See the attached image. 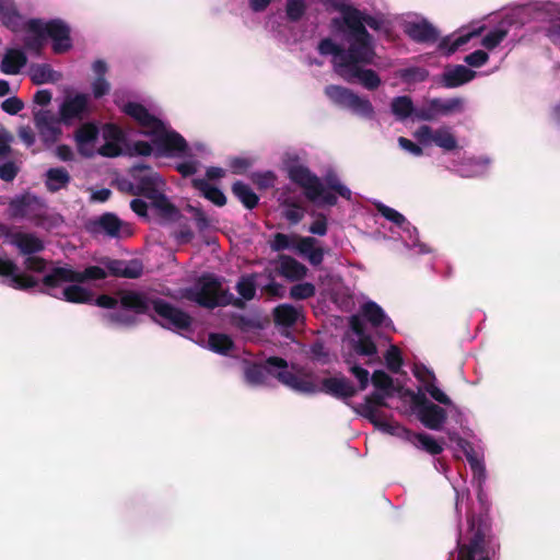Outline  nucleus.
Listing matches in <instances>:
<instances>
[{"instance_id": "obj_53", "label": "nucleus", "mask_w": 560, "mask_h": 560, "mask_svg": "<svg viewBox=\"0 0 560 560\" xmlns=\"http://www.w3.org/2000/svg\"><path fill=\"white\" fill-rule=\"evenodd\" d=\"M508 30L502 27H497L492 31H490L483 38H482V46L489 50L494 49L498 47L503 39L508 36Z\"/></svg>"}, {"instance_id": "obj_59", "label": "nucleus", "mask_w": 560, "mask_h": 560, "mask_svg": "<svg viewBox=\"0 0 560 560\" xmlns=\"http://www.w3.org/2000/svg\"><path fill=\"white\" fill-rule=\"evenodd\" d=\"M186 210L191 213L199 232H203L209 229L210 220L201 208L187 205Z\"/></svg>"}, {"instance_id": "obj_13", "label": "nucleus", "mask_w": 560, "mask_h": 560, "mask_svg": "<svg viewBox=\"0 0 560 560\" xmlns=\"http://www.w3.org/2000/svg\"><path fill=\"white\" fill-rule=\"evenodd\" d=\"M129 175L138 185L140 196L151 199L161 192L163 180L159 173L154 172L150 165L136 164L129 170Z\"/></svg>"}, {"instance_id": "obj_33", "label": "nucleus", "mask_w": 560, "mask_h": 560, "mask_svg": "<svg viewBox=\"0 0 560 560\" xmlns=\"http://www.w3.org/2000/svg\"><path fill=\"white\" fill-rule=\"evenodd\" d=\"M191 186L196 190L200 191V194L206 199H208L209 201H211L215 206L223 207V206L226 205V197L223 194V191L221 189H219L218 187L212 186L211 184H209L207 179H205V178H192L191 179Z\"/></svg>"}, {"instance_id": "obj_9", "label": "nucleus", "mask_w": 560, "mask_h": 560, "mask_svg": "<svg viewBox=\"0 0 560 560\" xmlns=\"http://www.w3.org/2000/svg\"><path fill=\"white\" fill-rule=\"evenodd\" d=\"M386 392H373L371 395L365 397L364 404L360 406V413L368 419L376 428L383 430L392 435H400V432L410 433L408 429L401 427L399 423H392L382 420L378 415V407H386Z\"/></svg>"}, {"instance_id": "obj_7", "label": "nucleus", "mask_w": 560, "mask_h": 560, "mask_svg": "<svg viewBox=\"0 0 560 560\" xmlns=\"http://www.w3.org/2000/svg\"><path fill=\"white\" fill-rule=\"evenodd\" d=\"M326 97L336 106L348 109L363 118H373L374 107L369 98L361 97L352 90L337 84H329L324 89Z\"/></svg>"}, {"instance_id": "obj_8", "label": "nucleus", "mask_w": 560, "mask_h": 560, "mask_svg": "<svg viewBox=\"0 0 560 560\" xmlns=\"http://www.w3.org/2000/svg\"><path fill=\"white\" fill-rule=\"evenodd\" d=\"M225 289L221 280L211 273L198 278L194 288L187 289L185 298L199 306L213 310L221 305Z\"/></svg>"}, {"instance_id": "obj_51", "label": "nucleus", "mask_w": 560, "mask_h": 560, "mask_svg": "<svg viewBox=\"0 0 560 560\" xmlns=\"http://www.w3.org/2000/svg\"><path fill=\"white\" fill-rule=\"evenodd\" d=\"M306 11L305 0H287L285 13L291 22L300 21Z\"/></svg>"}, {"instance_id": "obj_21", "label": "nucleus", "mask_w": 560, "mask_h": 560, "mask_svg": "<svg viewBox=\"0 0 560 560\" xmlns=\"http://www.w3.org/2000/svg\"><path fill=\"white\" fill-rule=\"evenodd\" d=\"M104 265L109 275L119 278L138 279L143 275V264L139 259H107Z\"/></svg>"}, {"instance_id": "obj_36", "label": "nucleus", "mask_w": 560, "mask_h": 560, "mask_svg": "<svg viewBox=\"0 0 560 560\" xmlns=\"http://www.w3.org/2000/svg\"><path fill=\"white\" fill-rule=\"evenodd\" d=\"M361 311L363 317L374 327H388L392 324L384 310L373 301L364 303Z\"/></svg>"}, {"instance_id": "obj_61", "label": "nucleus", "mask_w": 560, "mask_h": 560, "mask_svg": "<svg viewBox=\"0 0 560 560\" xmlns=\"http://www.w3.org/2000/svg\"><path fill=\"white\" fill-rule=\"evenodd\" d=\"M378 213L384 217L386 220L393 222L397 226L401 228L406 223V218L398 212L397 210L385 206L383 203L377 205Z\"/></svg>"}, {"instance_id": "obj_26", "label": "nucleus", "mask_w": 560, "mask_h": 560, "mask_svg": "<svg viewBox=\"0 0 560 560\" xmlns=\"http://www.w3.org/2000/svg\"><path fill=\"white\" fill-rule=\"evenodd\" d=\"M42 24V19H30L26 22V31L33 35H28L24 38V47L38 56L42 54L47 40Z\"/></svg>"}, {"instance_id": "obj_56", "label": "nucleus", "mask_w": 560, "mask_h": 560, "mask_svg": "<svg viewBox=\"0 0 560 560\" xmlns=\"http://www.w3.org/2000/svg\"><path fill=\"white\" fill-rule=\"evenodd\" d=\"M252 180L259 189H269L275 186L277 176L272 171L256 172L252 174Z\"/></svg>"}, {"instance_id": "obj_46", "label": "nucleus", "mask_w": 560, "mask_h": 560, "mask_svg": "<svg viewBox=\"0 0 560 560\" xmlns=\"http://www.w3.org/2000/svg\"><path fill=\"white\" fill-rule=\"evenodd\" d=\"M210 349L217 353L226 354L233 348L232 339L224 334H210Z\"/></svg>"}, {"instance_id": "obj_11", "label": "nucleus", "mask_w": 560, "mask_h": 560, "mask_svg": "<svg viewBox=\"0 0 560 560\" xmlns=\"http://www.w3.org/2000/svg\"><path fill=\"white\" fill-rule=\"evenodd\" d=\"M152 143L160 156H171L175 153H184L188 149L185 138L173 129H168L162 121V128L155 133H150Z\"/></svg>"}, {"instance_id": "obj_37", "label": "nucleus", "mask_w": 560, "mask_h": 560, "mask_svg": "<svg viewBox=\"0 0 560 560\" xmlns=\"http://www.w3.org/2000/svg\"><path fill=\"white\" fill-rule=\"evenodd\" d=\"M233 195L242 202V205L248 209L253 210L258 206L259 197L258 195L250 188L249 185L236 180L232 185Z\"/></svg>"}, {"instance_id": "obj_6", "label": "nucleus", "mask_w": 560, "mask_h": 560, "mask_svg": "<svg viewBox=\"0 0 560 560\" xmlns=\"http://www.w3.org/2000/svg\"><path fill=\"white\" fill-rule=\"evenodd\" d=\"M283 170L288 178L304 191L310 201H316L322 192V180L306 165L300 162L298 154H285Z\"/></svg>"}, {"instance_id": "obj_31", "label": "nucleus", "mask_w": 560, "mask_h": 560, "mask_svg": "<svg viewBox=\"0 0 560 560\" xmlns=\"http://www.w3.org/2000/svg\"><path fill=\"white\" fill-rule=\"evenodd\" d=\"M93 232H103L109 237H118L122 225L121 220L112 212H106L92 223Z\"/></svg>"}, {"instance_id": "obj_50", "label": "nucleus", "mask_w": 560, "mask_h": 560, "mask_svg": "<svg viewBox=\"0 0 560 560\" xmlns=\"http://www.w3.org/2000/svg\"><path fill=\"white\" fill-rule=\"evenodd\" d=\"M315 293L316 288L311 282L298 283L290 288V298L296 301L313 298Z\"/></svg>"}, {"instance_id": "obj_1", "label": "nucleus", "mask_w": 560, "mask_h": 560, "mask_svg": "<svg viewBox=\"0 0 560 560\" xmlns=\"http://www.w3.org/2000/svg\"><path fill=\"white\" fill-rule=\"evenodd\" d=\"M322 56H331V63L335 72L348 83H360L369 91L380 88L382 80L378 73L365 66L374 63L375 50L357 49L353 46L345 48L335 43L331 38H323L317 46Z\"/></svg>"}, {"instance_id": "obj_39", "label": "nucleus", "mask_w": 560, "mask_h": 560, "mask_svg": "<svg viewBox=\"0 0 560 560\" xmlns=\"http://www.w3.org/2000/svg\"><path fill=\"white\" fill-rule=\"evenodd\" d=\"M65 301L77 304H92L93 293L78 283L68 285L61 292Z\"/></svg>"}, {"instance_id": "obj_48", "label": "nucleus", "mask_w": 560, "mask_h": 560, "mask_svg": "<svg viewBox=\"0 0 560 560\" xmlns=\"http://www.w3.org/2000/svg\"><path fill=\"white\" fill-rule=\"evenodd\" d=\"M235 289L245 301L253 300L256 294V283L254 280V276L241 277L236 283Z\"/></svg>"}, {"instance_id": "obj_28", "label": "nucleus", "mask_w": 560, "mask_h": 560, "mask_svg": "<svg viewBox=\"0 0 560 560\" xmlns=\"http://www.w3.org/2000/svg\"><path fill=\"white\" fill-rule=\"evenodd\" d=\"M26 62L27 57L23 50L9 48L0 62V71L4 74L14 75L20 73Z\"/></svg>"}, {"instance_id": "obj_47", "label": "nucleus", "mask_w": 560, "mask_h": 560, "mask_svg": "<svg viewBox=\"0 0 560 560\" xmlns=\"http://www.w3.org/2000/svg\"><path fill=\"white\" fill-rule=\"evenodd\" d=\"M438 147L453 151L457 148V140L454 135L445 127L435 130L434 141Z\"/></svg>"}, {"instance_id": "obj_44", "label": "nucleus", "mask_w": 560, "mask_h": 560, "mask_svg": "<svg viewBox=\"0 0 560 560\" xmlns=\"http://www.w3.org/2000/svg\"><path fill=\"white\" fill-rule=\"evenodd\" d=\"M322 3L326 7H330L334 10L341 13V18H334L331 20V25L340 33H342L346 27L345 19L347 16V8H354L351 4L342 3V0H320Z\"/></svg>"}, {"instance_id": "obj_49", "label": "nucleus", "mask_w": 560, "mask_h": 560, "mask_svg": "<svg viewBox=\"0 0 560 560\" xmlns=\"http://www.w3.org/2000/svg\"><path fill=\"white\" fill-rule=\"evenodd\" d=\"M33 121L38 130H42L46 126L54 125V122H61L60 117L57 118L56 115L49 109H38L33 112Z\"/></svg>"}, {"instance_id": "obj_15", "label": "nucleus", "mask_w": 560, "mask_h": 560, "mask_svg": "<svg viewBox=\"0 0 560 560\" xmlns=\"http://www.w3.org/2000/svg\"><path fill=\"white\" fill-rule=\"evenodd\" d=\"M90 113V97L84 93L66 95L59 107L60 121L67 126L83 120Z\"/></svg>"}, {"instance_id": "obj_42", "label": "nucleus", "mask_w": 560, "mask_h": 560, "mask_svg": "<svg viewBox=\"0 0 560 560\" xmlns=\"http://www.w3.org/2000/svg\"><path fill=\"white\" fill-rule=\"evenodd\" d=\"M392 113L397 117L398 120H405L411 115L415 116V108L410 96H397L394 97L390 103Z\"/></svg>"}, {"instance_id": "obj_20", "label": "nucleus", "mask_w": 560, "mask_h": 560, "mask_svg": "<svg viewBox=\"0 0 560 560\" xmlns=\"http://www.w3.org/2000/svg\"><path fill=\"white\" fill-rule=\"evenodd\" d=\"M413 374L418 381H420L425 392L439 404L445 406H452L451 398L436 386V377L433 371L428 369L425 365L416 366Z\"/></svg>"}, {"instance_id": "obj_38", "label": "nucleus", "mask_w": 560, "mask_h": 560, "mask_svg": "<svg viewBox=\"0 0 560 560\" xmlns=\"http://www.w3.org/2000/svg\"><path fill=\"white\" fill-rule=\"evenodd\" d=\"M409 432V434L407 432H400V434H405V436L411 442L416 440L419 443L418 447L425 451L430 455H439L443 452L442 444L433 436L427 433H413L410 430Z\"/></svg>"}, {"instance_id": "obj_43", "label": "nucleus", "mask_w": 560, "mask_h": 560, "mask_svg": "<svg viewBox=\"0 0 560 560\" xmlns=\"http://www.w3.org/2000/svg\"><path fill=\"white\" fill-rule=\"evenodd\" d=\"M482 27L478 31L460 35L457 38H455L453 42L450 40V37H444L439 44V48L442 50H446V55L454 54L458 48L466 45L471 37L478 35L481 32Z\"/></svg>"}, {"instance_id": "obj_54", "label": "nucleus", "mask_w": 560, "mask_h": 560, "mask_svg": "<svg viewBox=\"0 0 560 560\" xmlns=\"http://www.w3.org/2000/svg\"><path fill=\"white\" fill-rule=\"evenodd\" d=\"M295 241L296 238H294V236H290L284 233H276L272 241H270L269 246L272 252H282L294 248Z\"/></svg>"}, {"instance_id": "obj_30", "label": "nucleus", "mask_w": 560, "mask_h": 560, "mask_svg": "<svg viewBox=\"0 0 560 560\" xmlns=\"http://www.w3.org/2000/svg\"><path fill=\"white\" fill-rule=\"evenodd\" d=\"M30 78L33 84L57 83L62 74L52 69L49 63H33L30 67Z\"/></svg>"}, {"instance_id": "obj_29", "label": "nucleus", "mask_w": 560, "mask_h": 560, "mask_svg": "<svg viewBox=\"0 0 560 560\" xmlns=\"http://www.w3.org/2000/svg\"><path fill=\"white\" fill-rule=\"evenodd\" d=\"M279 262L278 272L288 280L299 281L307 273V268L291 256L280 255Z\"/></svg>"}, {"instance_id": "obj_27", "label": "nucleus", "mask_w": 560, "mask_h": 560, "mask_svg": "<svg viewBox=\"0 0 560 560\" xmlns=\"http://www.w3.org/2000/svg\"><path fill=\"white\" fill-rule=\"evenodd\" d=\"M419 421L430 430H440L446 422L447 412L444 408L434 402L428 404L418 412Z\"/></svg>"}, {"instance_id": "obj_23", "label": "nucleus", "mask_w": 560, "mask_h": 560, "mask_svg": "<svg viewBox=\"0 0 560 560\" xmlns=\"http://www.w3.org/2000/svg\"><path fill=\"white\" fill-rule=\"evenodd\" d=\"M11 244L14 245L21 255L26 257L42 253L45 243L34 233L16 232L11 236Z\"/></svg>"}, {"instance_id": "obj_41", "label": "nucleus", "mask_w": 560, "mask_h": 560, "mask_svg": "<svg viewBox=\"0 0 560 560\" xmlns=\"http://www.w3.org/2000/svg\"><path fill=\"white\" fill-rule=\"evenodd\" d=\"M152 206L158 210L159 214L167 220H176L179 217V210L173 205L167 197L161 191L150 199Z\"/></svg>"}, {"instance_id": "obj_60", "label": "nucleus", "mask_w": 560, "mask_h": 560, "mask_svg": "<svg viewBox=\"0 0 560 560\" xmlns=\"http://www.w3.org/2000/svg\"><path fill=\"white\" fill-rule=\"evenodd\" d=\"M354 349L358 354L368 357L374 355L377 352L376 345L369 335L359 337Z\"/></svg>"}, {"instance_id": "obj_58", "label": "nucleus", "mask_w": 560, "mask_h": 560, "mask_svg": "<svg viewBox=\"0 0 560 560\" xmlns=\"http://www.w3.org/2000/svg\"><path fill=\"white\" fill-rule=\"evenodd\" d=\"M232 324L242 331H252L261 327L257 318L241 314L232 316Z\"/></svg>"}, {"instance_id": "obj_19", "label": "nucleus", "mask_w": 560, "mask_h": 560, "mask_svg": "<svg viewBox=\"0 0 560 560\" xmlns=\"http://www.w3.org/2000/svg\"><path fill=\"white\" fill-rule=\"evenodd\" d=\"M275 377L283 385L301 394L312 395L320 392V386L314 382L312 374L299 376L284 368L278 371Z\"/></svg>"}, {"instance_id": "obj_12", "label": "nucleus", "mask_w": 560, "mask_h": 560, "mask_svg": "<svg viewBox=\"0 0 560 560\" xmlns=\"http://www.w3.org/2000/svg\"><path fill=\"white\" fill-rule=\"evenodd\" d=\"M10 209L14 218L27 219L37 226L42 225L46 218L44 202L38 197L30 194L11 200Z\"/></svg>"}, {"instance_id": "obj_62", "label": "nucleus", "mask_w": 560, "mask_h": 560, "mask_svg": "<svg viewBox=\"0 0 560 560\" xmlns=\"http://www.w3.org/2000/svg\"><path fill=\"white\" fill-rule=\"evenodd\" d=\"M59 124L60 122H54V125L46 126L42 130H38V133L45 143H55L59 139L62 133Z\"/></svg>"}, {"instance_id": "obj_16", "label": "nucleus", "mask_w": 560, "mask_h": 560, "mask_svg": "<svg viewBox=\"0 0 560 560\" xmlns=\"http://www.w3.org/2000/svg\"><path fill=\"white\" fill-rule=\"evenodd\" d=\"M288 368V362L280 357H269L264 364L252 363L244 371L245 380L250 385H264L269 375L275 377L278 371Z\"/></svg>"}, {"instance_id": "obj_3", "label": "nucleus", "mask_w": 560, "mask_h": 560, "mask_svg": "<svg viewBox=\"0 0 560 560\" xmlns=\"http://www.w3.org/2000/svg\"><path fill=\"white\" fill-rule=\"evenodd\" d=\"M467 530L457 540V560H492L500 552V542L488 515L467 514Z\"/></svg>"}, {"instance_id": "obj_57", "label": "nucleus", "mask_w": 560, "mask_h": 560, "mask_svg": "<svg viewBox=\"0 0 560 560\" xmlns=\"http://www.w3.org/2000/svg\"><path fill=\"white\" fill-rule=\"evenodd\" d=\"M325 182H326L327 187L330 190L335 191L337 195H339L340 197H342L346 200L351 199V195H352L351 190L347 186H345L343 184L340 183L337 175L328 174L325 177Z\"/></svg>"}, {"instance_id": "obj_5", "label": "nucleus", "mask_w": 560, "mask_h": 560, "mask_svg": "<svg viewBox=\"0 0 560 560\" xmlns=\"http://www.w3.org/2000/svg\"><path fill=\"white\" fill-rule=\"evenodd\" d=\"M106 277V270L100 266H89L83 271H77L70 267H54L42 279L43 287L39 292L58 298L54 290L62 283H84L90 280H103Z\"/></svg>"}, {"instance_id": "obj_14", "label": "nucleus", "mask_w": 560, "mask_h": 560, "mask_svg": "<svg viewBox=\"0 0 560 560\" xmlns=\"http://www.w3.org/2000/svg\"><path fill=\"white\" fill-rule=\"evenodd\" d=\"M42 28L46 39H51V48L55 54L61 55L72 48L71 28L63 20L51 19L47 22L43 20Z\"/></svg>"}, {"instance_id": "obj_22", "label": "nucleus", "mask_w": 560, "mask_h": 560, "mask_svg": "<svg viewBox=\"0 0 560 560\" xmlns=\"http://www.w3.org/2000/svg\"><path fill=\"white\" fill-rule=\"evenodd\" d=\"M320 392L338 399H348L357 394V388L350 380L345 376L327 377L320 383Z\"/></svg>"}, {"instance_id": "obj_40", "label": "nucleus", "mask_w": 560, "mask_h": 560, "mask_svg": "<svg viewBox=\"0 0 560 560\" xmlns=\"http://www.w3.org/2000/svg\"><path fill=\"white\" fill-rule=\"evenodd\" d=\"M299 311L291 304H280L273 310V320L277 325L292 327L299 319Z\"/></svg>"}, {"instance_id": "obj_10", "label": "nucleus", "mask_w": 560, "mask_h": 560, "mask_svg": "<svg viewBox=\"0 0 560 560\" xmlns=\"http://www.w3.org/2000/svg\"><path fill=\"white\" fill-rule=\"evenodd\" d=\"M464 110V98L452 97L442 100L439 97L428 100L415 112V118L422 121H433L440 116H450Z\"/></svg>"}, {"instance_id": "obj_25", "label": "nucleus", "mask_w": 560, "mask_h": 560, "mask_svg": "<svg viewBox=\"0 0 560 560\" xmlns=\"http://www.w3.org/2000/svg\"><path fill=\"white\" fill-rule=\"evenodd\" d=\"M475 75L476 72L471 69L462 65H457L443 72L440 83L446 89H454L470 82Z\"/></svg>"}, {"instance_id": "obj_24", "label": "nucleus", "mask_w": 560, "mask_h": 560, "mask_svg": "<svg viewBox=\"0 0 560 560\" xmlns=\"http://www.w3.org/2000/svg\"><path fill=\"white\" fill-rule=\"evenodd\" d=\"M405 33L417 43H435L439 38L438 30L425 20L406 24Z\"/></svg>"}, {"instance_id": "obj_64", "label": "nucleus", "mask_w": 560, "mask_h": 560, "mask_svg": "<svg viewBox=\"0 0 560 560\" xmlns=\"http://www.w3.org/2000/svg\"><path fill=\"white\" fill-rule=\"evenodd\" d=\"M47 260L39 256H28L24 259L25 269L33 272H44L47 268Z\"/></svg>"}, {"instance_id": "obj_35", "label": "nucleus", "mask_w": 560, "mask_h": 560, "mask_svg": "<svg viewBox=\"0 0 560 560\" xmlns=\"http://www.w3.org/2000/svg\"><path fill=\"white\" fill-rule=\"evenodd\" d=\"M98 136V128L94 122H85L74 132V139L80 154L91 156L92 153L85 152L84 145L94 142Z\"/></svg>"}, {"instance_id": "obj_52", "label": "nucleus", "mask_w": 560, "mask_h": 560, "mask_svg": "<svg viewBox=\"0 0 560 560\" xmlns=\"http://www.w3.org/2000/svg\"><path fill=\"white\" fill-rule=\"evenodd\" d=\"M384 358L386 366L390 372L398 373L401 370L404 360L400 350L396 346H390Z\"/></svg>"}, {"instance_id": "obj_18", "label": "nucleus", "mask_w": 560, "mask_h": 560, "mask_svg": "<svg viewBox=\"0 0 560 560\" xmlns=\"http://www.w3.org/2000/svg\"><path fill=\"white\" fill-rule=\"evenodd\" d=\"M18 265L11 259L0 258V276L8 278V285L20 291H26L39 285L32 275L18 272Z\"/></svg>"}, {"instance_id": "obj_34", "label": "nucleus", "mask_w": 560, "mask_h": 560, "mask_svg": "<svg viewBox=\"0 0 560 560\" xmlns=\"http://www.w3.org/2000/svg\"><path fill=\"white\" fill-rule=\"evenodd\" d=\"M0 21L11 31L21 26L22 15L20 14L14 0H0Z\"/></svg>"}, {"instance_id": "obj_32", "label": "nucleus", "mask_w": 560, "mask_h": 560, "mask_svg": "<svg viewBox=\"0 0 560 560\" xmlns=\"http://www.w3.org/2000/svg\"><path fill=\"white\" fill-rule=\"evenodd\" d=\"M71 176L65 167H51L45 174V187L49 192H57L68 187Z\"/></svg>"}, {"instance_id": "obj_63", "label": "nucleus", "mask_w": 560, "mask_h": 560, "mask_svg": "<svg viewBox=\"0 0 560 560\" xmlns=\"http://www.w3.org/2000/svg\"><path fill=\"white\" fill-rule=\"evenodd\" d=\"M429 75L428 70L419 67H412L404 69L400 73V77L402 80L409 82V81H418L423 82L427 80Z\"/></svg>"}, {"instance_id": "obj_17", "label": "nucleus", "mask_w": 560, "mask_h": 560, "mask_svg": "<svg viewBox=\"0 0 560 560\" xmlns=\"http://www.w3.org/2000/svg\"><path fill=\"white\" fill-rule=\"evenodd\" d=\"M121 112L132 118L141 128L145 137L155 133L162 128V120L151 114L149 109L137 102H127L122 105Z\"/></svg>"}, {"instance_id": "obj_4", "label": "nucleus", "mask_w": 560, "mask_h": 560, "mask_svg": "<svg viewBox=\"0 0 560 560\" xmlns=\"http://www.w3.org/2000/svg\"><path fill=\"white\" fill-rule=\"evenodd\" d=\"M347 11L346 27L341 33L345 42L357 49L375 50L373 36L368 32L366 26L388 35L389 23L384 18L368 14L357 8H347Z\"/></svg>"}, {"instance_id": "obj_45", "label": "nucleus", "mask_w": 560, "mask_h": 560, "mask_svg": "<svg viewBox=\"0 0 560 560\" xmlns=\"http://www.w3.org/2000/svg\"><path fill=\"white\" fill-rule=\"evenodd\" d=\"M371 382L373 386L380 392H386L387 396H393L394 394V381L393 378L383 370H376L373 372L371 376Z\"/></svg>"}, {"instance_id": "obj_2", "label": "nucleus", "mask_w": 560, "mask_h": 560, "mask_svg": "<svg viewBox=\"0 0 560 560\" xmlns=\"http://www.w3.org/2000/svg\"><path fill=\"white\" fill-rule=\"evenodd\" d=\"M120 305L136 314H147L152 322L164 329L175 332L190 331L194 318L182 308L160 299L150 298L142 292H121Z\"/></svg>"}, {"instance_id": "obj_55", "label": "nucleus", "mask_w": 560, "mask_h": 560, "mask_svg": "<svg viewBox=\"0 0 560 560\" xmlns=\"http://www.w3.org/2000/svg\"><path fill=\"white\" fill-rule=\"evenodd\" d=\"M283 206L288 207L283 212V215L291 224H298L302 221L304 218V210L298 202L287 199L283 201Z\"/></svg>"}]
</instances>
